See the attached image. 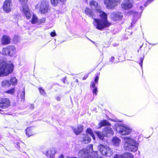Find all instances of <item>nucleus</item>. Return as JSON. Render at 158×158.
<instances>
[{"label": "nucleus", "instance_id": "obj_1", "mask_svg": "<svg viewBox=\"0 0 158 158\" xmlns=\"http://www.w3.org/2000/svg\"><path fill=\"white\" fill-rule=\"evenodd\" d=\"M96 12L99 14L101 19H94V21H93V23L96 28L102 30L103 28L109 26L110 23L107 21V14L102 11L101 9Z\"/></svg>", "mask_w": 158, "mask_h": 158}, {"label": "nucleus", "instance_id": "obj_2", "mask_svg": "<svg viewBox=\"0 0 158 158\" xmlns=\"http://www.w3.org/2000/svg\"><path fill=\"white\" fill-rule=\"evenodd\" d=\"M93 145L89 144L85 148H83L79 151L78 155V158H97L98 152L94 151L91 153L93 151ZM67 158H77L76 157H68Z\"/></svg>", "mask_w": 158, "mask_h": 158}, {"label": "nucleus", "instance_id": "obj_3", "mask_svg": "<svg viewBox=\"0 0 158 158\" xmlns=\"http://www.w3.org/2000/svg\"><path fill=\"white\" fill-rule=\"evenodd\" d=\"M13 65L8 64L5 61H0V77L7 76L12 72Z\"/></svg>", "mask_w": 158, "mask_h": 158}, {"label": "nucleus", "instance_id": "obj_4", "mask_svg": "<svg viewBox=\"0 0 158 158\" xmlns=\"http://www.w3.org/2000/svg\"><path fill=\"white\" fill-rule=\"evenodd\" d=\"M124 143V148L126 150L135 152L138 149V143L134 139L126 138Z\"/></svg>", "mask_w": 158, "mask_h": 158}, {"label": "nucleus", "instance_id": "obj_5", "mask_svg": "<svg viewBox=\"0 0 158 158\" xmlns=\"http://www.w3.org/2000/svg\"><path fill=\"white\" fill-rule=\"evenodd\" d=\"M115 127L116 130L123 135H128L131 132V130L124 124L117 123L115 124Z\"/></svg>", "mask_w": 158, "mask_h": 158}, {"label": "nucleus", "instance_id": "obj_6", "mask_svg": "<svg viewBox=\"0 0 158 158\" xmlns=\"http://www.w3.org/2000/svg\"><path fill=\"white\" fill-rule=\"evenodd\" d=\"M96 134L100 139L103 140L104 136H109L113 135L114 132L112 129L110 127H105L103 133L101 132L96 131Z\"/></svg>", "mask_w": 158, "mask_h": 158}, {"label": "nucleus", "instance_id": "obj_7", "mask_svg": "<svg viewBox=\"0 0 158 158\" xmlns=\"http://www.w3.org/2000/svg\"><path fill=\"white\" fill-rule=\"evenodd\" d=\"M19 1L22 6L21 10L23 14L27 19H29L31 16V14L26 5L28 0H19Z\"/></svg>", "mask_w": 158, "mask_h": 158}, {"label": "nucleus", "instance_id": "obj_8", "mask_svg": "<svg viewBox=\"0 0 158 158\" xmlns=\"http://www.w3.org/2000/svg\"><path fill=\"white\" fill-rule=\"evenodd\" d=\"M36 7L39 8V11L41 14H45L48 12V2L46 0H42L36 5Z\"/></svg>", "mask_w": 158, "mask_h": 158}, {"label": "nucleus", "instance_id": "obj_9", "mask_svg": "<svg viewBox=\"0 0 158 158\" xmlns=\"http://www.w3.org/2000/svg\"><path fill=\"white\" fill-rule=\"evenodd\" d=\"M15 53L16 49L15 47L14 46L11 45L3 48L1 53L4 56L7 55L12 56L14 55Z\"/></svg>", "mask_w": 158, "mask_h": 158}, {"label": "nucleus", "instance_id": "obj_10", "mask_svg": "<svg viewBox=\"0 0 158 158\" xmlns=\"http://www.w3.org/2000/svg\"><path fill=\"white\" fill-rule=\"evenodd\" d=\"M98 148L100 152L103 155L110 156L113 153L112 150L106 146L101 144L99 145Z\"/></svg>", "mask_w": 158, "mask_h": 158}, {"label": "nucleus", "instance_id": "obj_11", "mask_svg": "<svg viewBox=\"0 0 158 158\" xmlns=\"http://www.w3.org/2000/svg\"><path fill=\"white\" fill-rule=\"evenodd\" d=\"M121 1V0H104V3L107 8L114 9L120 3Z\"/></svg>", "mask_w": 158, "mask_h": 158}, {"label": "nucleus", "instance_id": "obj_12", "mask_svg": "<svg viewBox=\"0 0 158 158\" xmlns=\"http://www.w3.org/2000/svg\"><path fill=\"white\" fill-rule=\"evenodd\" d=\"M133 3L129 0H126L121 4V7L124 10H128L132 8Z\"/></svg>", "mask_w": 158, "mask_h": 158}, {"label": "nucleus", "instance_id": "obj_13", "mask_svg": "<svg viewBox=\"0 0 158 158\" xmlns=\"http://www.w3.org/2000/svg\"><path fill=\"white\" fill-rule=\"evenodd\" d=\"M12 6L11 0H6L4 4L3 10L6 12H9L11 10Z\"/></svg>", "mask_w": 158, "mask_h": 158}, {"label": "nucleus", "instance_id": "obj_14", "mask_svg": "<svg viewBox=\"0 0 158 158\" xmlns=\"http://www.w3.org/2000/svg\"><path fill=\"white\" fill-rule=\"evenodd\" d=\"M10 101L7 98H3L0 102V107L2 108L5 109L9 106Z\"/></svg>", "mask_w": 158, "mask_h": 158}, {"label": "nucleus", "instance_id": "obj_15", "mask_svg": "<svg viewBox=\"0 0 158 158\" xmlns=\"http://www.w3.org/2000/svg\"><path fill=\"white\" fill-rule=\"evenodd\" d=\"M111 18L115 21L121 19L123 17L121 13L119 12L113 13L110 15Z\"/></svg>", "mask_w": 158, "mask_h": 158}, {"label": "nucleus", "instance_id": "obj_16", "mask_svg": "<svg viewBox=\"0 0 158 158\" xmlns=\"http://www.w3.org/2000/svg\"><path fill=\"white\" fill-rule=\"evenodd\" d=\"M89 4L92 8L95 9L96 10V12L99 11V10L101 9L100 6L98 2L94 0H92L90 1Z\"/></svg>", "mask_w": 158, "mask_h": 158}, {"label": "nucleus", "instance_id": "obj_17", "mask_svg": "<svg viewBox=\"0 0 158 158\" xmlns=\"http://www.w3.org/2000/svg\"><path fill=\"white\" fill-rule=\"evenodd\" d=\"M56 153L54 149H51L50 150L44 152V153L50 158H54Z\"/></svg>", "mask_w": 158, "mask_h": 158}, {"label": "nucleus", "instance_id": "obj_18", "mask_svg": "<svg viewBox=\"0 0 158 158\" xmlns=\"http://www.w3.org/2000/svg\"><path fill=\"white\" fill-rule=\"evenodd\" d=\"M82 138L81 141L83 143H88L91 140V139L88 134H83L81 135Z\"/></svg>", "mask_w": 158, "mask_h": 158}, {"label": "nucleus", "instance_id": "obj_19", "mask_svg": "<svg viewBox=\"0 0 158 158\" xmlns=\"http://www.w3.org/2000/svg\"><path fill=\"white\" fill-rule=\"evenodd\" d=\"M10 38L7 35H3L1 38L2 43L3 44H7L10 43Z\"/></svg>", "mask_w": 158, "mask_h": 158}, {"label": "nucleus", "instance_id": "obj_20", "mask_svg": "<svg viewBox=\"0 0 158 158\" xmlns=\"http://www.w3.org/2000/svg\"><path fill=\"white\" fill-rule=\"evenodd\" d=\"M84 11L85 14L87 15L90 17H92L94 20V19H95L94 18L95 17V15L93 13L91 10L89 8L86 7Z\"/></svg>", "mask_w": 158, "mask_h": 158}, {"label": "nucleus", "instance_id": "obj_21", "mask_svg": "<svg viewBox=\"0 0 158 158\" xmlns=\"http://www.w3.org/2000/svg\"><path fill=\"white\" fill-rule=\"evenodd\" d=\"M115 155L117 156L118 158H133L132 155L129 152L125 153L122 155L116 154Z\"/></svg>", "mask_w": 158, "mask_h": 158}, {"label": "nucleus", "instance_id": "obj_22", "mask_svg": "<svg viewBox=\"0 0 158 158\" xmlns=\"http://www.w3.org/2000/svg\"><path fill=\"white\" fill-rule=\"evenodd\" d=\"M73 130L74 133L76 135H77L82 131L83 130V127L81 125H79L77 127L73 128Z\"/></svg>", "mask_w": 158, "mask_h": 158}, {"label": "nucleus", "instance_id": "obj_23", "mask_svg": "<svg viewBox=\"0 0 158 158\" xmlns=\"http://www.w3.org/2000/svg\"><path fill=\"white\" fill-rule=\"evenodd\" d=\"M121 142L120 140L117 137H114L112 139V143L115 146H118Z\"/></svg>", "mask_w": 158, "mask_h": 158}, {"label": "nucleus", "instance_id": "obj_24", "mask_svg": "<svg viewBox=\"0 0 158 158\" xmlns=\"http://www.w3.org/2000/svg\"><path fill=\"white\" fill-rule=\"evenodd\" d=\"M2 85L5 87H8L11 85L10 82L9 81V80H5L2 81Z\"/></svg>", "mask_w": 158, "mask_h": 158}, {"label": "nucleus", "instance_id": "obj_25", "mask_svg": "<svg viewBox=\"0 0 158 158\" xmlns=\"http://www.w3.org/2000/svg\"><path fill=\"white\" fill-rule=\"evenodd\" d=\"M99 125L100 126L99 128H100L106 125H110V123L108 121L105 120L102 121H101L99 123Z\"/></svg>", "mask_w": 158, "mask_h": 158}, {"label": "nucleus", "instance_id": "obj_26", "mask_svg": "<svg viewBox=\"0 0 158 158\" xmlns=\"http://www.w3.org/2000/svg\"><path fill=\"white\" fill-rule=\"evenodd\" d=\"M66 0H51L52 4L54 6H56L57 5L59 2L60 1L64 2L66 1Z\"/></svg>", "mask_w": 158, "mask_h": 158}, {"label": "nucleus", "instance_id": "obj_27", "mask_svg": "<svg viewBox=\"0 0 158 158\" xmlns=\"http://www.w3.org/2000/svg\"><path fill=\"white\" fill-rule=\"evenodd\" d=\"M86 134H89L92 137V138L94 140L95 139V138L94 134V133H93L91 129L88 128L86 130Z\"/></svg>", "mask_w": 158, "mask_h": 158}, {"label": "nucleus", "instance_id": "obj_28", "mask_svg": "<svg viewBox=\"0 0 158 158\" xmlns=\"http://www.w3.org/2000/svg\"><path fill=\"white\" fill-rule=\"evenodd\" d=\"M26 134L28 136V137H30L33 135V133L31 131V128H27L26 130Z\"/></svg>", "mask_w": 158, "mask_h": 158}, {"label": "nucleus", "instance_id": "obj_29", "mask_svg": "<svg viewBox=\"0 0 158 158\" xmlns=\"http://www.w3.org/2000/svg\"><path fill=\"white\" fill-rule=\"evenodd\" d=\"M9 81L10 82L11 85H15L17 84V80L15 77H12L10 78Z\"/></svg>", "mask_w": 158, "mask_h": 158}, {"label": "nucleus", "instance_id": "obj_30", "mask_svg": "<svg viewBox=\"0 0 158 158\" xmlns=\"http://www.w3.org/2000/svg\"><path fill=\"white\" fill-rule=\"evenodd\" d=\"M38 19L36 16L34 14H33L31 22L32 24H35L37 22Z\"/></svg>", "mask_w": 158, "mask_h": 158}, {"label": "nucleus", "instance_id": "obj_31", "mask_svg": "<svg viewBox=\"0 0 158 158\" xmlns=\"http://www.w3.org/2000/svg\"><path fill=\"white\" fill-rule=\"evenodd\" d=\"M96 77H95V78L94 79V82L96 84L98 83V79H99V76L100 75V73H98L96 74Z\"/></svg>", "mask_w": 158, "mask_h": 158}, {"label": "nucleus", "instance_id": "obj_32", "mask_svg": "<svg viewBox=\"0 0 158 158\" xmlns=\"http://www.w3.org/2000/svg\"><path fill=\"white\" fill-rule=\"evenodd\" d=\"M40 92V94L43 95H45V92L44 90L42 88H40L39 89Z\"/></svg>", "mask_w": 158, "mask_h": 158}, {"label": "nucleus", "instance_id": "obj_33", "mask_svg": "<svg viewBox=\"0 0 158 158\" xmlns=\"http://www.w3.org/2000/svg\"><path fill=\"white\" fill-rule=\"evenodd\" d=\"M45 19L44 18H43L40 19H38L37 23L38 24L44 23L45 22Z\"/></svg>", "mask_w": 158, "mask_h": 158}, {"label": "nucleus", "instance_id": "obj_34", "mask_svg": "<svg viewBox=\"0 0 158 158\" xmlns=\"http://www.w3.org/2000/svg\"><path fill=\"white\" fill-rule=\"evenodd\" d=\"M15 92V89L14 88H13L11 89H10V90H9L6 92V93L9 94H13Z\"/></svg>", "mask_w": 158, "mask_h": 158}, {"label": "nucleus", "instance_id": "obj_35", "mask_svg": "<svg viewBox=\"0 0 158 158\" xmlns=\"http://www.w3.org/2000/svg\"><path fill=\"white\" fill-rule=\"evenodd\" d=\"M93 93L94 94H95L96 95L98 92L97 88V87L93 88Z\"/></svg>", "mask_w": 158, "mask_h": 158}, {"label": "nucleus", "instance_id": "obj_36", "mask_svg": "<svg viewBox=\"0 0 158 158\" xmlns=\"http://www.w3.org/2000/svg\"><path fill=\"white\" fill-rule=\"evenodd\" d=\"M25 92L24 90H23L22 93L21 94V97L22 99L24 100L25 98Z\"/></svg>", "mask_w": 158, "mask_h": 158}, {"label": "nucleus", "instance_id": "obj_37", "mask_svg": "<svg viewBox=\"0 0 158 158\" xmlns=\"http://www.w3.org/2000/svg\"><path fill=\"white\" fill-rule=\"evenodd\" d=\"M90 87H92L93 88H96L95 86V83L94 81H92L91 83Z\"/></svg>", "mask_w": 158, "mask_h": 158}, {"label": "nucleus", "instance_id": "obj_38", "mask_svg": "<svg viewBox=\"0 0 158 158\" xmlns=\"http://www.w3.org/2000/svg\"><path fill=\"white\" fill-rule=\"evenodd\" d=\"M132 14L133 15V16L135 17H137L138 15H139L138 13H137L135 11L132 12Z\"/></svg>", "mask_w": 158, "mask_h": 158}, {"label": "nucleus", "instance_id": "obj_39", "mask_svg": "<svg viewBox=\"0 0 158 158\" xmlns=\"http://www.w3.org/2000/svg\"><path fill=\"white\" fill-rule=\"evenodd\" d=\"M153 0H148L146 3L145 4L144 6H146L148 4H150Z\"/></svg>", "mask_w": 158, "mask_h": 158}, {"label": "nucleus", "instance_id": "obj_40", "mask_svg": "<svg viewBox=\"0 0 158 158\" xmlns=\"http://www.w3.org/2000/svg\"><path fill=\"white\" fill-rule=\"evenodd\" d=\"M50 35L52 37H54L56 35V33L55 32H52L51 33Z\"/></svg>", "mask_w": 158, "mask_h": 158}, {"label": "nucleus", "instance_id": "obj_41", "mask_svg": "<svg viewBox=\"0 0 158 158\" xmlns=\"http://www.w3.org/2000/svg\"><path fill=\"white\" fill-rule=\"evenodd\" d=\"M114 57L113 56V57H112L110 58V61L111 62H114Z\"/></svg>", "mask_w": 158, "mask_h": 158}, {"label": "nucleus", "instance_id": "obj_42", "mask_svg": "<svg viewBox=\"0 0 158 158\" xmlns=\"http://www.w3.org/2000/svg\"><path fill=\"white\" fill-rule=\"evenodd\" d=\"M143 58H140V60H141V63H140V66L142 67V63L143 61Z\"/></svg>", "mask_w": 158, "mask_h": 158}, {"label": "nucleus", "instance_id": "obj_43", "mask_svg": "<svg viewBox=\"0 0 158 158\" xmlns=\"http://www.w3.org/2000/svg\"><path fill=\"white\" fill-rule=\"evenodd\" d=\"M56 99L58 101H60V98L59 96H57L56 98Z\"/></svg>", "mask_w": 158, "mask_h": 158}, {"label": "nucleus", "instance_id": "obj_44", "mask_svg": "<svg viewBox=\"0 0 158 158\" xmlns=\"http://www.w3.org/2000/svg\"><path fill=\"white\" fill-rule=\"evenodd\" d=\"M34 106L33 104H31L29 107V108L32 109L34 108Z\"/></svg>", "mask_w": 158, "mask_h": 158}, {"label": "nucleus", "instance_id": "obj_45", "mask_svg": "<svg viewBox=\"0 0 158 158\" xmlns=\"http://www.w3.org/2000/svg\"><path fill=\"white\" fill-rule=\"evenodd\" d=\"M66 77L63 78L62 79V81L64 83H65V80L66 79Z\"/></svg>", "mask_w": 158, "mask_h": 158}, {"label": "nucleus", "instance_id": "obj_46", "mask_svg": "<svg viewBox=\"0 0 158 158\" xmlns=\"http://www.w3.org/2000/svg\"><path fill=\"white\" fill-rule=\"evenodd\" d=\"M59 158H64L63 155H61Z\"/></svg>", "mask_w": 158, "mask_h": 158}, {"label": "nucleus", "instance_id": "obj_47", "mask_svg": "<svg viewBox=\"0 0 158 158\" xmlns=\"http://www.w3.org/2000/svg\"><path fill=\"white\" fill-rule=\"evenodd\" d=\"M97 158H104V157H101V156H98L97 157Z\"/></svg>", "mask_w": 158, "mask_h": 158}, {"label": "nucleus", "instance_id": "obj_48", "mask_svg": "<svg viewBox=\"0 0 158 158\" xmlns=\"http://www.w3.org/2000/svg\"><path fill=\"white\" fill-rule=\"evenodd\" d=\"M76 81L77 82H78V80L77 79H76Z\"/></svg>", "mask_w": 158, "mask_h": 158}, {"label": "nucleus", "instance_id": "obj_49", "mask_svg": "<svg viewBox=\"0 0 158 158\" xmlns=\"http://www.w3.org/2000/svg\"><path fill=\"white\" fill-rule=\"evenodd\" d=\"M142 8H143V7L142 6H140V9L141 10H142Z\"/></svg>", "mask_w": 158, "mask_h": 158}, {"label": "nucleus", "instance_id": "obj_50", "mask_svg": "<svg viewBox=\"0 0 158 158\" xmlns=\"http://www.w3.org/2000/svg\"><path fill=\"white\" fill-rule=\"evenodd\" d=\"M114 158H118L117 156H116V155L114 156Z\"/></svg>", "mask_w": 158, "mask_h": 158}, {"label": "nucleus", "instance_id": "obj_51", "mask_svg": "<svg viewBox=\"0 0 158 158\" xmlns=\"http://www.w3.org/2000/svg\"><path fill=\"white\" fill-rule=\"evenodd\" d=\"M1 111H1V110H0V113L1 114H3V113H2V112H1Z\"/></svg>", "mask_w": 158, "mask_h": 158}, {"label": "nucleus", "instance_id": "obj_52", "mask_svg": "<svg viewBox=\"0 0 158 158\" xmlns=\"http://www.w3.org/2000/svg\"><path fill=\"white\" fill-rule=\"evenodd\" d=\"M85 77H84L83 78V80H85Z\"/></svg>", "mask_w": 158, "mask_h": 158}]
</instances>
